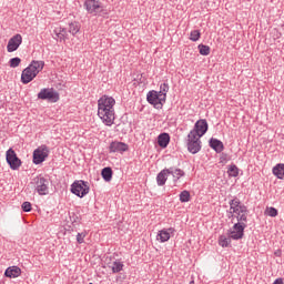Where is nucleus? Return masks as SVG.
<instances>
[{"instance_id":"f257e3e1","label":"nucleus","mask_w":284,"mask_h":284,"mask_svg":"<svg viewBox=\"0 0 284 284\" xmlns=\"http://www.w3.org/2000/svg\"><path fill=\"white\" fill-rule=\"evenodd\" d=\"M116 100L112 95L104 94L98 100V116L104 125H114Z\"/></svg>"},{"instance_id":"f03ea898","label":"nucleus","mask_w":284,"mask_h":284,"mask_svg":"<svg viewBox=\"0 0 284 284\" xmlns=\"http://www.w3.org/2000/svg\"><path fill=\"white\" fill-rule=\"evenodd\" d=\"M45 68V62L43 60H33L31 63L22 71L21 81L22 83L28 84L31 81L37 79L39 72L43 71Z\"/></svg>"},{"instance_id":"7ed1b4c3","label":"nucleus","mask_w":284,"mask_h":284,"mask_svg":"<svg viewBox=\"0 0 284 284\" xmlns=\"http://www.w3.org/2000/svg\"><path fill=\"white\" fill-rule=\"evenodd\" d=\"M230 212L232 213V221L236 219L237 223H247V207L242 205L239 200L230 202Z\"/></svg>"},{"instance_id":"20e7f679","label":"nucleus","mask_w":284,"mask_h":284,"mask_svg":"<svg viewBox=\"0 0 284 284\" xmlns=\"http://www.w3.org/2000/svg\"><path fill=\"white\" fill-rule=\"evenodd\" d=\"M30 183L39 196H47V194H50V182L42 175H37Z\"/></svg>"},{"instance_id":"39448f33","label":"nucleus","mask_w":284,"mask_h":284,"mask_svg":"<svg viewBox=\"0 0 284 284\" xmlns=\"http://www.w3.org/2000/svg\"><path fill=\"white\" fill-rule=\"evenodd\" d=\"M165 100H166L165 94L160 93L155 90L149 91L146 94L148 103L153 105L156 110H161V108H163Z\"/></svg>"},{"instance_id":"423d86ee","label":"nucleus","mask_w":284,"mask_h":284,"mask_svg":"<svg viewBox=\"0 0 284 284\" xmlns=\"http://www.w3.org/2000/svg\"><path fill=\"white\" fill-rule=\"evenodd\" d=\"M38 99L41 101H49V103H57L60 99V95L57 90L52 88H44L41 89L38 93Z\"/></svg>"},{"instance_id":"0eeeda50","label":"nucleus","mask_w":284,"mask_h":284,"mask_svg":"<svg viewBox=\"0 0 284 284\" xmlns=\"http://www.w3.org/2000/svg\"><path fill=\"white\" fill-rule=\"evenodd\" d=\"M50 156V149L42 144L33 151V163L34 165H41L45 159Z\"/></svg>"},{"instance_id":"6e6552de","label":"nucleus","mask_w":284,"mask_h":284,"mask_svg":"<svg viewBox=\"0 0 284 284\" xmlns=\"http://www.w3.org/2000/svg\"><path fill=\"white\" fill-rule=\"evenodd\" d=\"M71 192L72 194H75V196L83 199V196L90 193V186H88V183H85L83 180H79L73 182L71 185Z\"/></svg>"},{"instance_id":"1a4fd4ad","label":"nucleus","mask_w":284,"mask_h":284,"mask_svg":"<svg viewBox=\"0 0 284 284\" xmlns=\"http://www.w3.org/2000/svg\"><path fill=\"white\" fill-rule=\"evenodd\" d=\"M84 8L89 14L97 17L103 12V3L99 0H85Z\"/></svg>"},{"instance_id":"9d476101","label":"nucleus","mask_w":284,"mask_h":284,"mask_svg":"<svg viewBox=\"0 0 284 284\" xmlns=\"http://www.w3.org/2000/svg\"><path fill=\"white\" fill-rule=\"evenodd\" d=\"M247 224L236 222L233 227L229 231V236L233 241H241L245 236V229Z\"/></svg>"},{"instance_id":"9b49d317","label":"nucleus","mask_w":284,"mask_h":284,"mask_svg":"<svg viewBox=\"0 0 284 284\" xmlns=\"http://www.w3.org/2000/svg\"><path fill=\"white\" fill-rule=\"evenodd\" d=\"M207 120H197L194 124L193 130H191L189 134H192L193 136H197L199 139H201V136H204V134L207 132Z\"/></svg>"},{"instance_id":"f8f14e48","label":"nucleus","mask_w":284,"mask_h":284,"mask_svg":"<svg viewBox=\"0 0 284 284\" xmlns=\"http://www.w3.org/2000/svg\"><path fill=\"white\" fill-rule=\"evenodd\" d=\"M6 161L12 170H19L21 168V159L17 156V152H14L12 149H9L6 152Z\"/></svg>"},{"instance_id":"ddd939ff","label":"nucleus","mask_w":284,"mask_h":284,"mask_svg":"<svg viewBox=\"0 0 284 284\" xmlns=\"http://www.w3.org/2000/svg\"><path fill=\"white\" fill-rule=\"evenodd\" d=\"M187 139L189 152H191V154H197V152H201V138L193 135L192 133H189Z\"/></svg>"},{"instance_id":"4468645a","label":"nucleus","mask_w":284,"mask_h":284,"mask_svg":"<svg viewBox=\"0 0 284 284\" xmlns=\"http://www.w3.org/2000/svg\"><path fill=\"white\" fill-rule=\"evenodd\" d=\"M23 43V37L19 33L11 37L7 44V51L8 52H17L19 50L20 45Z\"/></svg>"},{"instance_id":"2eb2a0df","label":"nucleus","mask_w":284,"mask_h":284,"mask_svg":"<svg viewBox=\"0 0 284 284\" xmlns=\"http://www.w3.org/2000/svg\"><path fill=\"white\" fill-rule=\"evenodd\" d=\"M174 232L175 230L173 227L160 230L156 234V241H159V243H168V241L172 239V234H174Z\"/></svg>"},{"instance_id":"dca6fc26","label":"nucleus","mask_w":284,"mask_h":284,"mask_svg":"<svg viewBox=\"0 0 284 284\" xmlns=\"http://www.w3.org/2000/svg\"><path fill=\"white\" fill-rule=\"evenodd\" d=\"M128 150H130V146L124 142L114 141V142H111L109 146V152L111 153L119 152L120 154H123V152H128Z\"/></svg>"},{"instance_id":"f3484780","label":"nucleus","mask_w":284,"mask_h":284,"mask_svg":"<svg viewBox=\"0 0 284 284\" xmlns=\"http://www.w3.org/2000/svg\"><path fill=\"white\" fill-rule=\"evenodd\" d=\"M4 276L7 278H19L21 276V268L19 266H10L6 270Z\"/></svg>"},{"instance_id":"a211bd4d","label":"nucleus","mask_w":284,"mask_h":284,"mask_svg":"<svg viewBox=\"0 0 284 284\" xmlns=\"http://www.w3.org/2000/svg\"><path fill=\"white\" fill-rule=\"evenodd\" d=\"M68 32L72 37H77V34L81 32V23H79L78 21L70 22L68 24Z\"/></svg>"},{"instance_id":"6ab92c4d","label":"nucleus","mask_w":284,"mask_h":284,"mask_svg":"<svg viewBox=\"0 0 284 284\" xmlns=\"http://www.w3.org/2000/svg\"><path fill=\"white\" fill-rule=\"evenodd\" d=\"M168 176H170V170H168V169L162 170V171L158 174V176H156V183H158V185H160V186L165 185V183H166V181H168Z\"/></svg>"},{"instance_id":"aec40b11","label":"nucleus","mask_w":284,"mask_h":284,"mask_svg":"<svg viewBox=\"0 0 284 284\" xmlns=\"http://www.w3.org/2000/svg\"><path fill=\"white\" fill-rule=\"evenodd\" d=\"M168 170H169V174H171L173 178V183H176L179 179H182V176H185V172L181 169L170 168Z\"/></svg>"},{"instance_id":"412c9836","label":"nucleus","mask_w":284,"mask_h":284,"mask_svg":"<svg viewBox=\"0 0 284 284\" xmlns=\"http://www.w3.org/2000/svg\"><path fill=\"white\" fill-rule=\"evenodd\" d=\"M57 39H59V41H67L68 39V30H65V28L63 27H58L53 30Z\"/></svg>"},{"instance_id":"4be33fe9","label":"nucleus","mask_w":284,"mask_h":284,"mask_svg":"<svg viewBox=\"0 0 284 284\" xmlns=\"http://www.w3.org/2000/svg\"><path fill=\"white\" fill-rule=\"evenodd\" d=\"M158 145H160V148H166L168 145H170V134L161 133L158 136Z\"/></svg>"},{"instance_id":"5701e85b","label":"nucleus","mask_w":284,"mask_h":284,"mask_svg":"<svg viewBox=\"0 0 284 284\" xmlns=\"http://www.w3.org/2000/svg\"><path fill=\"white\" fill-rule=\"evenodd\" d=\"M108 267L113 272V274H119L123 272V264L121 261H114L108 264Z\"/></svg>"},{"instance_id":"b1692460","label":"nucleus","mask_w":284,"mask_h":284,"mask_svg":"<svg viewBox=\"0 0 284 284\" xmlns=\"http://www.w3.org/2000/svg\"><path fill=\"white\" fill-rule=\"evenodd\" d=\"M217 243L220 247H230L232 245V237H229L226 235H220Z\"/></svg>"},{"instance_id":"393cba45","label":"nucleus","mask_w":284,"mask_h":284,"mask_svg":"<svg viewBox=\"0 0 284 284\" xmlns=\"http://www.w3.org/2000/svg\"><path fill=\"white\" fill-rule=\"evenodd\" d=\"M210 145L213 150H215V152H223V142H221V140L212 138L210 140Z\"/></svg>"},{"instance_id":"a878e982","label":"nucleus","mask_w":284,"mask_h":284,"mask_svg":"<svg viewBox=\"0 0 284 284\" xmlns=\"http://www.w3.org/2000/svg\"><path fill=\"white\" fill-rule=\"evenodd\" d=\"M273 174L274 176L283 180L284 179V164H277L273 168Z\"/></svg>"},{"instance_id":"bb28decb","label":"nucleus","mask_w":284,"mask_h":284,"mask_svg":"<svg viewBox=\"0 0 284 284\" xmlns=\"http://www.w3.org/2000/svg\"><path fill=\"white\" fill-rule=\"evenodd\" d=\"M104 181L110 182L112 181V169L111 168H104L101 173Z\"/></svg>"},{"instance_id":"cd10ccee","label":"nucleus","mask_w":284,"mask_h":284,"mask_svg":"<svg viewBox=\"0 0 284 284\" xmlns=\"http://www.w3.org/2000/svg\"><path fill=\"white\" fill-rule=\"evenodd\" d=\"M227 174L229 176H233V178L239 176V166H236V164L230 165L227 170Z\"/></svg>"},{"instance_id":"c85d7f7f","label":"nucleus","mask_w":284,"mask_h":284,"mask_svg":"<svg viewBox=\"0 0 284 284\" xmlns=\"http://www.w3.org/2000/svg\"><path fill=\"white\" fill-rule=\"evenodd\" d=\"M191 195L189 191H182L180 193V201L181 203H190Z\"/></svg>"},{"instance_id":"c756f323","label":"nucleus","mask_w":284,"mask_h":284,"mask_svg":"<svg viewBox=\"0 0 284 284\" xmlns=\"http://www.w3.org/2000/svg\"><path fill=\"white\" fill-rule=\"evenodd\" d=\"M199 50H200V54H202V57H207L210 54V47L205 45V44H199Z\"/></svg>"},{"instance_id":"7c9ffc66","label":"nucleus","mask_w":284,"mask_h":284,"mask_svg":"<svg viewBox=\"0 0 284 284\" xmlns=\"http://www.w3.org/2000/svg\"><path fill=\"white\" fill-rule=\"evenodd\" d=\"M170 91V85L168 83H163L160 85V94H164V98L168 99V92Z\"/></svg>"},{"instance_id":"2f4dec72","label":"nucleus","mask_w":284,"mask_h":284,"mask_svg":"<svg viewBox=\"0 0 284 284\" xmlns=\"http://www.w3.org/2000/svg\"><path fill=\"white\" fill-rule=\"evenodd\" d=\"M199 39H201V31H199V30L191 31L190 40L191 41H199Z\"/></svg>"},{"instance_id":"473e14b6","label":"nucleus","mask_w":284,"mask_h":284,"mask_svg":"<svg viewBox=\"0 0 284 284\" xmlns=\"http://www.w3.org/2000/svg\"><path fill=\"white\" fill-rule=\"evenodd\" d=\"M10 68H19L21 65V58H12L9 61Z\"/></svg>"},{"instance_id":"72a5a7b5","label":"nucleus","mask_w":284,"mask_h":284,"mask_svg":"<svg viewBox=\"0 0 284 284\" xmlns=\"http://www.w3.org/2000/svg\"><path fill=\"white\" fill-rule=\"evenodd\" d=\"M265 214H267V216L275 217V216H278V210H276L274 207H267L265 210Z\"/></svg>"},{"instance_id":"f704fd0d","label":"nucleus","mask_w":284,"mask_h":284,"mask_svg":"<svg viewBox=\"0 0 284 284\" xmlns=\"http://www.w3.org/2000/svg\"><path fill=\"white\" fill-rule=\"evenodd\" d=\"M88 236V232H82L77 234V242L82 244L85 241V237Z\"/></svg>"},{"instance_id":"c9c22d12","label":"nucleus","mask_w":284,"mask_h":284,"mask_svg":"<svg viewBox=\"0 0 284 284\" xmlns=\"http://www.w3.org/2000/svg\"><path fill=\"white\" fill-rule=\"evenodd\" d=\"M22 210H23V212H31L32 211V204L30 202H23L22 203Z\"/></svg>"},{"instance_id":"e433bc0d","label":"nucleus","mask_w":284,"mask_h":284,"mask_svg":"<svg viewBox=\"0 0 284 284\" xmlns=\"http://www.w3.org/2000/svg\"><path fill=\"white\" fill-rule=\"evenodd\" d=\"M276 256H281V251L275 252Z\"/></svg>"},{"instance_id":"4c0bfd02","label":"nucleus","mask_w":284,"mask_h":284,"mask_svg":"<svg viewBox=\"0 0 284 284\" xmlns=\"http://www.w3.org/2000/svg\"><path fill=\"white\" fill-rule=\"evenodd\" d=\"M89 284H92V283H89Z\"/></svg>"}]
</instances>
